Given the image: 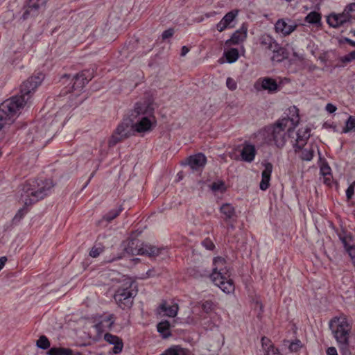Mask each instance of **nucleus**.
<instances>
[{
	"label": "nucleus",
	"instance_id": "obj_58",
	"mask_svg": "<svg viewBox=\"0 0 355 355\" xmlns=\"http://www.w3.org/2000/svg\"><path fill=\"white\" fill-rule=\"evenodd\" d=\"M346 40H347V42L349 44H351L352 46H355V42H354V41H352V40H349V39H347Z\"/></svg>",
	"mask_w": 355,
	"mask_h": 355
},
{
	"label": "nucleus",
	"instance_id": "obj_63",
	"mask_svg": "<svg viewBox=\"0 0 355 355\" xmlns=\"http://www.w3.org/2000/svg\"><path fill=\"white\" fill-rule=\"evenodd\" d=\"M354 21H355V18L354 19Z\"/></svg>",
	"mask_w": 355,
	"mask_h": 355
},
{
	"label": "nucleus",
	"instance_id": "obj_36",
	"mask_svg": "<svg viewBox=\"0 0 355 355\" xmlns=\"http://www.w3.org/2000/svg\"><path fill=\"white\" fill-rule=\"evenodd\" d=\"M36 345L40 349H46L50 347V342L46 336H41L37 340Z\"/></svg>",
	"mask_w": 355,
	"mask_h": 355
},
{
	"label": "nucleus",
	"instance_id": "obj_3",
	"mask_svg": "<svg viewBox=\"0 0 355 355\" xmlns=\"http://www.w3.org/2000/svg\"><path fill=\"white\" fill-rule=\"evenodd\" d=\"M54 183L52 179L39 177L27 180L21 186L19 200L24 206L15 215L13 223H19L28 213L27 207L44 199L52 192Z\"/></svg>",
	"mask_w": 355,
	"mask_h": 355
},
{
	"label": "nucleus",
	"instance_id": "obj_4",
	"mask_svg": "<svg viewBox=\"0 0 355 355\" xmlns=\"http://www.w3.org/2000/svg\"><path fill=\"white\" fill-rule=\"evenodd\" d=\"M136 122L132 128L137 133H145L152 131L157 125L155 116V107L153 101L148 100L137 102L131 111L130 121Z\"/></svg>",
	"mask_w": 355,
	"mask_h": 355
},
{
	"label": "nucleus",
	"instance_id": "obj_62",
	"mask_svg": "<svg viewBox=\"0 0 355 355\" xmlns=\"http://www.w3.org/2000/svg\"><path fill=\"white\" fill-rule=\"evenodd\" d=\"M353 262H354V267H355V259H354V261H353Z\"/></svg>",
	"mask_w": 355,
	"mask_h": 355
},
{
	"label": "nucleus",
	"instance_id": "obj_31",
	"mask_svg": "<svg viewBox=\"0 0 355 355\" xmlns=\"http://www.w3.org/2000/svg\"><path fill=\"white\" fill-rule=\"evenodd\" d=\"M355 130V116L350 115L345 122V125L342 130V133H348Z\"/></svg>",
	"mask_w": 355,
	"mask_h": 355
},
{
	"label": "nucleus",
	"instance_id": "obj_28",
	"mask_svg": "<svg viewBox=\"0 0 355 355\" xmlns=\"http://www.w3.org/2000/svg\"><path fill=\"white\" fill-rule=\"evenodd\" d=\"M159 308L165 312L166 315L169 317H175L177 315L178 311V305L174 304L173 305H168L166 302H163Z\"/></svg>",
	"mask_w": 355,
	"mask_h": 355
},
{
	"label": "nucleus",
	"instance_id": "obj_10",
	"mask_svg": "<svg viewBox=\"0 0 355 355\" xmlns=\"http://www.w3.org/2000/svg\"><path fill=\"white\" fill-rule=\"evenodd\" d=\"M131 135L130 122L126 119L121 122L108 140V147L113 148Z\"/></svg>",
	"mask_w": 355,
	"mask_h": 355
},
{
	"label": "nucleus",
	"instance_id": "obj_50",
	"mask_svg": "<svg viewBox=\"0 0 355 355\" xmlns=\"http://www.w3.org/2000/svg\"><path fill=\"white\" fill-rule=\"evenodd\" d=\"M266 355H281L279 349L274 345L266 352Z\"/></svg>",
	"mask_w": 355,
	"mask_h": 355
},
{
	"label": "nucleus",
	"instance_id": "obj_1",
	"mask_svg": "<svg viewBox=\"0 0 355 355\" xmlns=\"http://www.w3.org/2000/svg\"><path fill=\"white\" fill-rule=\"evenodd\" d=\"M295 114L291 118L283 117L275 123L266 125L253 133L251 138L254 139L259 146H268L276 149H282L286 142V133L292 137L293 129L299 123L298 110L293 107Z\"/></svg>",
	"mask_w": 355,
	"mask_h": 355
},
{
	"label": "nucleus",
	"instance_id": "obj_8",
	"mask_svg": "<svg viewBox=\"0 0 355 355\" xmlns=\"http://www.w3.org/2000/svg\"><path fill=\"white\" fill-rule=\"evenodd\" d=\"M126 253L132 255H147L149 257H155L164 254H168L167 248H158L147 243H139L137 239H131L125 246Z\"/></svg>",
	"mask_w": 355,
	"mask_h": 355
},
{
	"label": "nucleus",
	"instance_id": "obj_59",
	"mask_svg": "<svg viewBox=\"0 0 355 355\" xmlns=\"http://www.w3.org/2000/svg\"><path fill=\"white\" fill-rule=\"evenodd\" d=\"M223 292L226 293L227 294H230V293H233L234 291V290H227V291H226V290L225 289H223L222 290Z\"/></svg>",
	"mask_w": 355,
	"mask_h": 355
},
{
	"label": "nucleus",
	"instance_id": "obj_32",
	"mask_svg": "<svg viewBox=\"0 0 355 355\" xmlns=\"http://www.w3.org/2000/svg\"><path fill=\"white\" fill-rule=\"evenodd\" d=\"M123 208L122 206H120L117 209H112L103 216V219L107 223H110L116 218L123 211Z\"/></svg>",
	"mask_w": 355,
	"mask_h": 355
},
{
	"label": "nucleus",
	"instance_id": "obj_42",
	"mask_svg": "<svg viewBox=\"0 0 355 355\" xmlns=\"http://www.w3.org/2000/svg\"><path fill=\"white\" fill-rule=\"evenodd\" d=\"M320 173L322 176H326L331 174V169L327 162L323 163L321 165Z\"/></svg>",
	"mask_w": 355,
	"mask_h": 355
},
{
	"label": "nucleus",
	"instance_id": "obj_14",
	"mask_svg": "<svg viewBox=\"0 0 355 355\" xmlns=\"http://www.w3.org/2000/svg\"><path fill=\"white\" fill-rule=\"evenodd\" d=\"M239 13L238 9H234L227 12L220 21L216 24V29L221 33L226 29L234 27V22L236 21Z\"/></svg>",
	"mask_w": 355,
	"mask_h": 355
},
{
	"label": "nucleus",
	"instance_id": "obj_18",
	"mask_svg": "<svg viewBox=\"0 0 355 355\" xmlns=\"http://www.w3.org/2000/svg\"><path fill=\"white\" fill-rule=\"evenodd\" d=\"M220 213L221 218L225 223L231 222V220H236V215L235 207L230 203H224L220 207Z\"/></svg>",
	"mask_w": 355,
	"mask_h": 355
},
{
	"label": "nucleus",
	"instance_id": "obj_51",
	"mask_svg": "<svg viewBox=\"0 0 355 355\" xmlns=\"http://www.w3.org/2000/svg\"><path fill=\"white\" fill-rule=\"evenodd\" d=\"M325 110L329 113H334L336 111L337 108L334 105H333L331 103H327L326 105Z\"/></svg>",
	"mask_w": 355,
	"mask_h": 355
},
{
	"label": "nucleus",
	"instance_id": "obj_54",
	"mask_svg": "<svg viewBox=\"0 0 355 355\" xmlns=\"http://www.w3.org/2000/svg\"><path fill=\"white\" fill-rule=\"evenodd\" d=\"M324 178V183L327 185H330L332 182V174L323 176Z\"/></svg>",
	"mask_w": 355,
	"mask_h": 355
},
{
	"label": "nucleus",
	"instance_id": "obj_56",
	"mask_svg": "<svg viewBox=\"0 0 355 355\" xmlns=\"http://www.w3.org/2000/svg\"><path fill=\"white\" fill-rule=\"evenodd\" d=\"M236 220H231V222H229V223H227V227L228 229H232L233 230L234 228V223H235Z\"/></svg>",
	"mask_w": 355,
	"mask_h": 355
},
{
	"label": "nucleus",
	"instance_id": "obj_55",
	"mask_svg": "<svg viewBox=\"0 0 355 355\" xmlns=\"http://www.w3.org/2000/svg\"><path fill=\"white\" fill-rule=\"evenodd\" d=\"M189 51V49L188 47H187L186 46H183L181 49V55L182 56L186 55Z\"/></svg>",
	"mask_w": 355,
	"mask_h": 355
},
{
	"label": "nucleus",
	"instance_id": "obj_48",
	"mask_svg": "<svg viewBox=\"0 0 355 355\" xmlns=\"http://www.w3.org/2000/svg\"><path fill=\"white\" fill-rule=\"evenodd\" d=\"M226 84L227 87L231 90H234L236 88V83L231 78L227 79Z\"/></svg>",
	"mask_w": 355,
	"mask_h": 355
},
{
	"label": "nucleus",
	"instance_id": "obj_52",
	"mask_svg": "<svg viewBox=\"0 0 355 355\" xmlns=\"http://www.w3.org/2000/svg\"><path fill=\"white\" fill-rule=\"evenodd\" d=\"M327 355H338L337 350L334 347H329L326 351Z\"/></svg>",
	"mask_w": 355,
	"mask_h": 355
},
{
	"label": "nucleus",
	"instance_id": "obj_45",
	"mask_svg": "<svg viewBox=\"0 0 355 355\" xmlns=\"http://www.w3.org/2000/svg\"><path fill=\"white\" fill-rule=\"evenodd\" d=\"M355 180L348 187L346 190V197L348 200H351L354 194Z\"/></svg>",
	"mask_w": 355,
	"mask_h": 355
},
{
	"label": "nucleus",
	"instance_id": "obj_16",
	"mask_svg": "<svg viewBox=\"0 0 355 355\" xmlns=\"http://www.w3.org/2000/svg\"><path fill=\"white\" fill-rule=\"evenodd\" d=\"M248 36V25L243 23L239 29L236 30L230 39L225 41V45L227 47L231 45H238L243 43Z\"/></svg>",
	"mask_w": 355,
	"mask_h": 355
},
{
	"label": "nucleus",
	"instance_id": "obj_38",
	"mask_svg": "<svg viewBox=\"0 0 355 355\" xmlns=\"http://www.w3.org/2000/svg\"><path fill=\"white\" fill-rule=\"evenodd\" d=\"M343 243L344 248L347 254H349V256L351 257L352 259H355V245L348 244L345 240H343Z\"/></svg>",
	"mask_w": 355,
	"mask_h": 355
},
{
	"label": "nucleus",
	"instance_id": "obj_61",
	"mask_svg": "<svg viewBox=\"0 0 355 355\" xmlns=\"http://www.w3.org/2000/svg\"><path fill=\"white\" fill-rule=\"evenodd\" d=\"M114 259H115V258H112V259H109L107 261V262H111V261H114Z\"/></svg>",
	"mask_w": 355,
	"mask_h": 355
},
{
	"label": "nucleus",
	"instance_id": "obj_40",
	"mask_svg": "<svg viewBox=\"0 0 355 355\" xmlns=\"http://www.w3.org/2000/svg\"><path fill=\"white\" fill-rule=\"evenodd\" d=\"M103 249L104 247L102 246L101 245H99L98 246L95 245L90 250L89 255L93 258H96L100 255L101 253L103 252Z\"/></svg>",
	"mask_w": 355,
	"mask_h": 355
},
{
	"label": "nucleus",
	"instance_id": "obj_41",
	"mask_svg": "<svg viewBox=\"0 0 355 355\" xmlns=\"http://www.w3.org/2000/svg\"><path fill=\"white\" fill-rule=\"evenodd\" d=\"M215 304L211 301H205L202 304V309L206 313H209L214 311Z\"/></svg>",
	"mask_w": 355,
	"mask_h": 355
},
{
	"label": "nucleus",
	"instance_id": "obj_33",
	"mask_svg": "<svg viewBox=\"0 0 355 355\" xmlns=\"http://www.w3.org/2000/svg\"><path fill=\"white\" fill-rule=\"evenodd\" d=\"M71 349L63 347H51L47 352L48 355H69Z\"/></svg>",
	"mask_w": 355,
	"mask_h": 355
},
{
	"label": "nucleus",
	"instance_id": "obj_13",
	"mask_svg": "<svg viewBox=\"0 0 355 355\" xmlns=\"http://www.w3.org/2000/svg\"><path fill=\"white\" fill-rule=\"evenodd\" d=\"M239 147L241 160L248 163L252 162L257 154L255 145L249 141H245Z\"/></svg>",
	"mask_w": 355,
	"mask_h": 355
},
{
	"label": "nucleus",
	"instance_id": "obj_19",
	"mask_svg": "<svg viewBox=\"0 0 355 355\" xmlns=\"http://www.w3.org/2000/svg\"><path fill=\"white\" fill-rule=\"evenodd\" d=\"M47 0H29L28 6L23 13L22 17L24 19H28L29 17L37 15V10L41 6L46 3Z\"/></svg>",
	"mask_w": 355,
	"mask_h": 355
},
{
	"label": "nucleus",
	"instance_id": "obj_37",
	"mask_svg": "<svg viewBox=\"0 0 355 355\" xmlns=\"http://www.w3.org/2000/svg\"><path fill=\"white\" fill-rule=\"evenodd\" d=\"M201 245L209 251H213L216 249V245L211 239L206 237L201 241Z\"/></svg>",
	"mask_w": 355,
	"mask_h": 355
},
{
	"label": "nucleus",
	"instance_id": "obj_24",
	"mask_svg": "<svg viewBox=\"0 0 355 355\" xmlns=\"http://www.w3.org/2000/svg\"><path fill=\"white\" fill-rule=\"evenodd\" d=\"M101 320L96 324L95 328L98 333H102L105 330H111L114 324V314H110L107 316L101 317Z\"/></svg>",
	"mask_w": 355,
	"mask_h": 355
},
{
	"label": "nucleus",
	"instance_id": "obj_22",
	"mask_svg": "<svg viewBox=\"0 0 355 355\" xmlns=\"http://www.w3.org/2000/svg\"><path fill=\"white\" fill-rule=\"evenodd\" d=\"M104 340L110 345H113L112 352L114 354H120L123 348V343L121 338L110 333L104 335Z\"/></svg>",
	"mask_w": 355,
	"mask_h": 355
},
{
	"label": "nucleus",
	"instance_id": "obj_12",
	"mask_svg": "<svg viewBox=\"0 0 355 355\" xmlns=\"http://www.w3.org/2000/svg\"><path fill=\"white\" fill-rule=\"evenodd\" d=\"M92 78H88L85 71L76 74L71 80V85L64 93H75L78 95Z\"/></svg>",
	"mask_w": 355,
	"mask_h": 355
},
{
	"label": "nucleus",
	"instance_id": "obj_17",
	"mask_svg": "<svg viewBox=\"0 0 355 355\" xmlns=\"http://www.w3.org/2000/svg\"><path fill=\"white\" fill-rule=\"evenodd\" d=\"M272 169L273 166L270 162L264 164V169L261 172V180L259 184L261 190L266 191L269 188Z\"/></svg>",
	"mask_w": 355,
	"mask_h": 355
},
{
	"label": "nucleus",
	"instance_id": "obj_20",
	"mask_svg": "<svg viewBox=\"0 0 355 355\" xmlns=\"http://www.w3.org/2000/svg\"><path fill=\"white\" fill-rule=\"evenodd\" d=\"M187 164L193 170L203 168L207 163V157L201 153L191 155L187 158Z\"/></svg>",
	"mask_w": 355,
	"mask_h": 355
},
{
	"label": "nucleus",
	"instance_id": "obj_53",
	"mask_svg": "<svg viewBox=\"0 0 355 355\" xmlns=\"http://www.w3.org/2000/svg\"><path fill=\"white\" fill-rule=\"evenodd\" d=\"M155 275H156V273H155V270L154 269H151V270H148L146 272V275L144 276V277H141V279H145V278H148V277H154Z\"/></svg>",
	"mask_w": 355,
	"mask_h": 355
},
{
	"label": "nucleus",
	"instance_id": "obj_46",
	"mask_svg": "<svg viewBox=\"0 0 355 355\" xmlns=\"http://www.w3.org/2000/svg\"><path fill=\"white\" fill-rule=\"evenodd\" d=\"M174 34V30L173 28H168L166 31H164L162 35L163 40H166L170 37H171Z\"/></svg>",
	"mask_w": 355,
	"mask_h": 355
},
{
	"label": "nucleus",
	"instance_id": "obj_23",
	"mask_svg": "<svg viewBox=\"0 0 355 355\" xmlns=\"http://www.w3.org/2000/svg\"><path fill=\"white\" fill-rule=\"evenodd\" d=\"M295 24H288L283 19H278L275 24V29L276 33H281L284 36L290 35L292 32L295 31Z\"/></svg>",
	"mask_w": 355,
	"mask_h": 355
},
{
	"label": "nucleus",
	"instance_id": "obj_2",
	"mask_svg": "<svg viewBox=\"0 0 355 355\" xmlns=\"http://www.w3.org/2000/svg\"><path fill=\"white\" fill-rule=\"evenodd\" d=\"M44 78V75L41 72L31 76L21 85L20 95L12 96L0 104V130L15 121L20 110L28 103L31 94L41 84Z\"/></svg>",
	"mask_w": 355,
	"mask_h": 355
},
{
	"label": "nucleus",
	"instance_id": "obj_5",
	"mask_svg": "<svg viewBox=\"0 0 355 355\" xmlns=\"http://www.w3.org/2000/svg\"><path fill=\"white\" fill-rule=\"evenodd\" d=\"M329 327L342 355H351L349 336L352 326L348 322L347 317L343 314L334 317L329 322Z\"/></svg>",
	"mask_w": 355,
	"mask_h": 355
},
{
	"label": "nucleus",
	"instance_id": "obj_6",
	"mask_svg": "<svg viewBox=\"0 0 355 355\" xmlns=\"http://www.w3.org/2000/svg\"><path fill=\"white\" fill-rule=\"evenodd\" d=\"M212 273L210 278L215 286L219 288H227V287H233L234 281L230 277V266L227 263L225 257L217 256L214 257L212 261Z\"/></svg>",
	"mask_w": 355,
	"mask_h": 355
},
{
	"label": "nucleus",
	"instance_id": "obj_9",
	"mask_svg": "<svg viewBox=\"0 0 355 355\" xmlns=\"http://www.w3.org/2000/svg\"><path fill=\"white\" fill-rule=\"evenodd\" d=\"M355 18V3L346 6L341 13L331 12L327 17V23L330 27L339 28L351 23Z\"/></svg>",
	"mask_w": 355,
	"mask_h": 355
},
{
	"label": "nucleus",
	"instance_id": "obj_27",
	"mask_svg": "<svg viewBox=\"0 0 355 355\" xmlns=\"http://www.w3.org/2000/svg\"><path fill=\"white\" fill-rule=\"evenodd\" d=\"M272 56L271 58L273 62H280L288 57L286 49L281 46L279 44L272 51Z\"/></svg>",
	"mask_w": 355,
	"mask_h": 355
},
{
	"label": "nucleus",
	"instance_id": "obj_49",
	"mask_svg": "<svg viewBox=\"0 0 355 355\" xmlns=\"http://www.w3.org/2000/svg\"><path fill=\"white\" fill-rule=\"evenodd\" d=\"M23 53L21 52H15V58L12 60V65H17L22 59Z\"/></svg>",
	"mask_w": 355,
	"mask_h": 355
},
{
	"label": "nucleus",
	"instance_id": "obj_39",
	"mask_svg": "<svg viewBox=\"0 0 355 355\" xmlns=\"http://www.w3.org/2000/svg\"><path fill=\"white\" fill-rule=\"evenodd\" d=\"M302 347H303V345L302 344V342L300 340L296 339L290 343L288 349H289L290 352H297Z\"/></svg>",
	"mask_w": 355,
	"mask_h": 355
},
{
	"label": "nucleus",
	"instance_id": "obj_57",
	"mask_svg": "<svg viewBox=\"0 0 355 355\" xmlns=\"http://www.w3.org/2000/svg\"><path fill=\"white\" fill-rule=\"evenodd\" d=\"M69 355H84V354H82L81 352H74L73 350L71 349V353L69 354Z\"/></svg>",
	"mask_w": 355,
	"mask_h": 355
},
{
	"label": "nucleus",
	"instance_id": "obj_47",
	"mask_svg": "<svg viewBox=\"0 0 355 355\" xmlns=\"http://www.w3.org/2000/svg\"><path fill=\"white\" fill-rule=\"evenodd\" d=\"M53 124L51 123L50 125L46 126L45 124L43 123L42 121L39 123V126H41L42 128H44V130H41L40 136H45L47 133V132L50 131V126H53Z\"/></svg>",
	"mask_w": 355,
	"mask_h": 355
},
{
	"label": "nucleus",
	"instance_id": "obj_21",
	"mask_svg": "<svg viewBox=\"0 0 355 355\" xmlns=\"http://www.w3.org/2000/svg\"><path fill=\"white\" fill-rule=\"evenodd\" d=\"M114 275H116L119 277H113L111 279L113 281L116 279L118 283H122L121 285H113L112 288H137V286L135 281L132 278L121 275L119 273H113Z\"/></svg>",
	"mask_w": 355,
	"mask_h": 355
},
{
	"label": "nucleus",
	"instance_id": "obj_26",
	"mask_svg": "<svg viewBox=\"0 0 355 355\" xmlns=\"http://www.w3.org/2000/svg\"><path fill=\"white\" fill-rule=\"evenodd\" d=\"M259 43L263 49L272 51L278 44L276 40L269 35L264 34L259 37Z\"/></svg>",
	"mask_w": 355,
	"mask_h": 355
},
{
	"label": "nucleus",
	"instance_id": "obj_7",
	"mask_svg": "<svg viewBox=\"0 0 355 355\" xmlns=\"http://www.w3.org/2000/svg\"><path fill=\"white\" fill-rule=\"evenodd\" d=\"M311 129L309 128H300L295 133L296 137L293 142V148L296 153L301 152L300 157L304 161H311L315 153L316 146L312 144L307 145L310 137Z\"/></svg>",
	"mask_w": 355,
	"mask_h": 355
},
{
	"label": "nucleus",
	"instance_id": "obj_43",
	"mask_svg": "<svg viewBox=\"0 0 355 355\" xmlns=\"http://www.w3.org/2000/svg\"><path fill=\"white\" fill-rule=\"evenodd\" d=\"M353 60H355V50L341 58V61L344 63L350 62Z\"/></svg>",
	"mask_w": 355,
	"mask_h": 355
},
{
	"label": "nucleus",
	"instance_id": "obj_11",
	"mask_svg": "<svg viewBox=\"0 0 355 355\" xmlns=\"http://www.w3.org/2000/svg\"><path fill=\"white\" fill-rule=\"evenodd\" d=\"M138 290H116L114 298L118 305L123 309L130 308L133 304V299Z\"/></svg>",
	"mask_w": 355,
	"mask_h": 355
},
{
	"label": "nucleus",
	"instance_id": "obj_30",
	"mask_svg": "<svg viewBox=\"0 0 355 355\" xmlns=\"http://www.w3.org/2000/svg\"><path fill=\"white\" fill-rule=\"evenodd\" d=\"M224 56L228 63L236 62L239 58V52L236 48H231L224 52Z\"/></svg>",
	"mask_w": 355,
	"mask_h": 355
},
{
	"label": "nucleus",
	"instance_id": "obj_44",
	"mask_svg": "<svg viewBox=\"0 0 355 355\" xmlns=\"http://www.w3.org/2000/svg\"><path fill=\"white\" fill-rule=\"evenodd\" d=\"M261 345L266 352L273 345L271 340L265 336L261 338Z\"/></svg>",
	"mask_w": 355,
	"mask_h": 355
},
{
	"label": "nucleus",
	"instance_id": "obj_29",
	"mask_svg": "<svg viewBox=\"0 0 355 355\" xmlns=\"http://www.w3.org/2000/svg\"><path fill=\"white\" fill-rule=\"evenodd\" d=\"M170 327V322L167 320L162 321L157 324V331L164 338H167L171 335Z\"/></svg>",
	"mask_w": 355,
	"mask_h": 355
},
{
	"label": "nucleus",
	"instance_id": "obj_35",
	"mask_svg": "<svg viewBox=\"0 0 355 355\" xmlns=\"http://www.w3.org/2000/svg\"><path fill=\"white\" fill-rule=\"evenodd\" d=\"M185 352V349L182 348L179 346H173L167 349L161 355H181V353Z\"/></svg>",
	"mask_w": 355,
	"mask_h": 355
},
{
	"label": "nucleus",
	"instance_id": "obj_60",
	"mask_svg": "<svg viewBox=\"0 0 355 355\" xmlns=\"http://www.w3.org/2000/svg\"><path fill=\"white\" fill-rule=\"evenodd\" d=\"M181 355H191V354H190L189 351L188 349H185V352L181 353Z\"/></svg>",
	"mask_w": 355,
	"mask_h": 355
},
{
	"label": "nucleus",
	"instance_id": "obj_34",
	"mask_svg": "<svg viewBox=\"0 0 355 355\" xmlns=\"http://www.w3.org/2000/svg\"><path fill=\"white\" fill-rule=\"evenodd\" d=\"M210 188L214 192L220 191V193H224L227 190L225 183L223 180H218L214 182L211 184Z\"/></svg>",
	"mask_w": 355,
	"mask_h": 355
},
{
	"label": "nucleus",
	"instance_id": "obj_15",
	"mask_svg": "<svg viewBox=\"0 0 355 355\" xmlns=\"http://www.w3.org/2000/svg\"><path fill=\"white\" fill-rule=\"evenodd\" d=\"M254 88L257 91L266 90L269 93H273L278 90L279 86L277 81L269 77L259 78L254 83Z\"/></svg>",
	"mask_w": 355,
	"mask_h": 355
},
{
	"label": "nucleus",
	"instance_id": "obj_25",
	"mask_svg": "<svg viewBox=\"0 0 355 355\" xmlns=\"http://www.w3.org/2000/svg\"><path fill=\"white\" fill-rule=\"evenodd\" d=\"M304 21L315 27H321L322 14L318 11H311L305 17Z\"/></svg>",
	"mask_w": 355,
	"mask_h": 355
}]
</instances>
